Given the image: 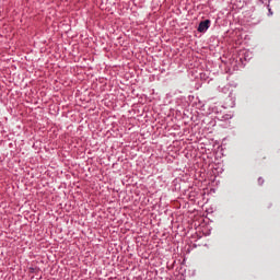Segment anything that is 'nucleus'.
<instances>
[{"instance_id": "nucleus-2", "label": "nucleus", "mask_w": 280, "mask_h": 280, "mask_svg": "<svg viewBox=\"0 0 280 280\" xmlns=\"http://www.w3.org/2000/svg\"><path fill=\"white\" fill-rule=\"evenodd\" d=\"M258 183L261 185V183H264L262 178H258Z\"/></svg>"}, {"instance_id": "nucleus-1", "label": "nucleus", "mask_w": 280, "mask_h": 280, "mask_svg": "<svg viewBox=\"0 0 280 280\" xmlns=\"http://www.w3.org/2000/svg\"><path fill=\"white\" fill-rule=\"evenodd\" d=\"M210 25H211V20L201 21L198 26V32L200 33L207 32Z\"/></svg>"}, {"instance_id": "nucleus-3", "label": "nucleus", "mask_w": 280, "mask_h": 280, "mask_svg": "<svg viewBox=\"0 0 280 280\" xmlns=\"http://www.w3.org/2000/svg\"><path fill=\"white\" fill-rule=\"evenodd\" d=\"M269 14L270 16H272V9H269Z\"/></svg>"}]
</instances>
